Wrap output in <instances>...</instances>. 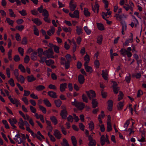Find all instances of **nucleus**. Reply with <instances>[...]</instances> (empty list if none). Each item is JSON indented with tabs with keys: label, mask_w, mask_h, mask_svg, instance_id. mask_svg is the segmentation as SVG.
<instances>
[{
	"label": "nucleus",
	"mask_w": 146,
	"mask_h": 146,
	"mask_svg": "<svg viewBox=\"0 0 146 146\" xmlns=\"http://www.w3.org/2000/svg\"><path fill=\"white\" fill-rule=\"evenodd\" d=\"M18 124L20 128L23 130L25 129V128L24 127L25 125L26 126L27 131L29 132L31 129L29 127L30 125L28 122L26 121H24L21 118L19 119Z\"/></svg>",
	"instance_id": "obj_1"
},
{
	"label": "nucleus",
	"mask_w": 146,
	"mask_h": 146,
	"mask_svg": "<svg viewBox=\"0 0 146 146\" xmlns=\"http://www.w3.org/2000/svg\"><path fill=\"white\" fill-rule=\"evenodd\" d=\"M14 140L19 144L24 142L26 139V137L24 134H17L14 138Z\"/></svg>",
	"instance_id": "obj_2"
},
{
	"label": "nucleus",
	"mask_w": 146,
	"mask_h": 146,
	"mask_svg": "<svg viewBox=\"0 0 146 146\" xmlns=\"http://www.w3.org/2000/svg\"><path fill=\"white\" fill-rule=\"evenodd\" d=\"M71 103L72 105L75 106L80 110H83L85 107V105L83 103L80 102H78L76 101L75 99H74V101L72 102Z\"/></svg>",
	"instance_id": "obj_3"
},
{
	"label": "nucleus",
	"mask_w": 146,
	"mask_h": 146,
	"mask_svg": "<svg viewBox=\"0 0 146 146\" xmlns=\"http://www.w3.org/2000/svg\"><path fill=\"white\" fill-rule=\"evenodd\" d=\"M8 98L10 101L11 103L14 104H15L17 107H18L19 105L20 104L19 100L17 99L14 98L13 99L11 97V96H9L8 97Z\"/></svg>",
	"instance_id": "obj_4"
},
{
	"label": "nucleus",
	"mask_w": 146,
	"mask_h": 146,
	"mask_svg": "<svg viewBox=\"0 0 146 146\" xmlns=\"http://www.w3.org/2000/svg\"><path fill=\"white\" fill-rule=\"evenodd\" d=\"M114 17L116 18L117 20L120 21V22L125 21H123V19H126V17L124 14L119 15L116 14L115 15Z\"/></svg>",
	"instance_id": "obj_5"
},
{
	"label": "nucleus",
	"mask_w": 146,
	"mask_h": 146,
	"mask_svg": "<svg viewBox=\"0 0 146 146\" xmlns=\"http://www.w3.org/2000/svg\"><path fill=\"white\" fill-rule=\"evenodd\" d=\"M106 138L104 135H103L101 138V144L102 145H104L105 144V142H106L107 143H109V141L108 140V137L107 135H106Z\"/></svg>",
	"instance_id": "obj_6"
},
{
	"label": "nucleus",
	"mask_w": 146,
	"mask_h": 146,
	"mask_svg": "<svg viewBox=\"0 0 146 146\" xmlns=\"http://www.w3.org/2000/svg\"><path fill=\"white\" fill-rule=\"evenodd\" d=\"M29 132L31 134V135L33 137V138H35L36 136H40L41 137L43 138V139H45L44 136L41 134L40 132L39 131H37L36 134H35L31 129L30 130Z\"/></svg>",
	"instance_id": "obj_7"
},
{
	"label": "nucleus",
	"mask_w": 146,
	"mask_h": 146,
	"mask_svg": "<svg viewBox=\"0 0 146 146\" xmlns=\"http://www.w3.org/2000/svg\"><path fill=\"white\" fill-rule=\"evenodd\" d=\"M53 135L57 139H60L62 137V134L58 129H55L54 131Z\"/></svg>",
	"instance_id": "obj_8"
},
{
	"label": "nucleus",
	"mask_w": 146,
	"mask_h": 146,
	"mask_svg": "<svg viewBox=\"0 0 146 146\" xmlns=\"http://www.w3.org/2000/svg\"><path fill=\"white\" fill-rule=\"evenodd\" d=\"M48 54L47 58H53L54 56L53 55L54 54V52L52 48H49L48 50Z\"/></svg>",
	"instance_id": "obj_9"
},
{
	"label": "nucleus",
	"mask_w": 146,
	"mask_h": 146,
	"mask_svg": "<svg viewBox=\"0 0 146 146\" xmlns=\"http://www.w3.org/2000/svg\"><path fill=\"white\" fill-rule=\"evenodd\" d=\"M88 139L89 141V146H95L96 145L95 141L93 139L91 135L88 136Z\"/></svg>",
	"instance_id": "obj_10"
},
{
	"label": "nucleus",
	"mask_w": 146,
	"mask_h": 146,
	"mask_svg": "<svg viewBox=\"0 0 146 146\" xmlns=\"http://www.w3.org/2000/svg\"><path fill=\"white\" fill-rule=\"evenodd\" d=\"M9 121L11 125L14 128H16V127L15 125L17 122V121L15 118H13L9 119Z\"/></svg>",
	"instance_id": "obj_11"
},
{
	"label": "nucleus",
	"mask_w": 146,
	"mask_h": 146,
	"mask_svg": "<svg viewBox=\"0 0 146 146\" xmlns=\"http://www.w3.org/2000/svg\"><path fill=\"white\" fill-rule=\"evenodd\" d=\"M87 95L90 100L95 97L96 96L95 92H87Z\"/></svg>",
	"instance_id": "obj_12"
},
{
	"label": "nucleus",
	"mask_w": 146,
	"mask_h": 146,
	"mask_svg": "<svg viewBox=\"0 0 146 146\" xmlns=\"http://www.w3.org/2000/svg\"><path fill=\"white\" fill-rule=\"evenodd\" d=\"M95 5L93 7L92 6V10L94 12H95L96 9L97 8V13H98L99 10V5L97 2H96L95 3Z\"/></svg>",
	"instance_id": "obj_13"
},
{
	"label": "nucleus",
	"mask_w": 146,
	"mask_h": 146,
	"mask_svg": "<svg viewBox=\"0 0 146 146\" xmlns=\"http://www.w3.org/2000/svg\"><path fill=\"white\" fill-rule=\"evenodd\" d=\"M60 115L63 119H66L67 116V112L66 110L64 109L61 111Z\"/></svg>",
	"instance_id": "obj_14"
},
{
	"label": "nucleus",
	"mask_w": 146,
	"mask_h": 146,
	"mask_svg": "<svg viewBox=\"0 0 146 146\" xmlns=\"http://www.w3.org/2000/svg\"><path fill=\"white\" fill-rule=\"evenodd\" d=\"M76 33L78 35H80L83 33V30L81 26H76Z\"/></svg>",
	"instance_id": "obj_15"
},
{
	"label": "nucleus",
	"mask_w": 146,
	"mask_h": 146,
	"mask_svg": "<svg viewBox=\"0 0 146 146\" xmlns=\"http://www.w3.org/2000/svg\"><path fill=\"white\" fill-rule=\"evenodd\" d=\"M102 77L105 80H107L108 79L107 76L108 75V72L106 70H103L102 71Z\"/></svg>",
	"instance_id": "obj_16"
},
{
	"label": "nucleus",
	"mask_w": 146,
	"mask_h": 146,
	"mask_svg": "<svg viewBox=\"0 0 146 146\" xmlns=\"http://www.w3.org/2000/svg\"><path fill=\"white\" fill-rule=\"evenodd\" d=\"M78 81L80 84H83L85 80L84 77L81 74L79 75L78 77Z\"/></svg>",
	"instance_id": "obj_17"
},
{
	"label": "nucleus",
	"mask_w": 146,
	"mask_h": 146,
	"mask_svg": "<svg viewBox=\"0 0 146 146\" xmlns=\"http://www.w3.org/2000/svg\"><path fill=\"white\" fill-rule=\"evenodd\" d=\"M113 85L112 86L113 91H118L119 90V88L117 87V83L113 81Z\"/></svg>",
	"instance_id": "obj_18"
},
{
	"label": "nucleus",
	"mask_w": 146,
	"mask_h": 146,
	"mask_svg": "<svg viewBox=\"0 0 146 146\" xmlns=\"http://www.w3.org/2000/svg\"><path fill=\"white\" fill-rule=\"evenodd\" d=\"M32 21L38 26H39L42 24V22L38 18L32 19Z\"/></svg>",
	"instance_id": "obj_19"
},
{
	"label": "nucleus",
	"mask_w": 146,
	"mask_h": 146,
	"mask_svg": "<svg viewBox=\"0 0 146 146\" xmlns=\"http://www.w3.org/2000/svg\"><path fill=\"white\" fill-rule=\"evenodd\" d=\"M67 84L66 83H64L61 84L60 86V90L61 91H64L67 88Z\"/></svg>",
	"instance_id": "obj_20"
},
{
	"label": "nucleus",
	"mask_w": 146,
	"mask_h": 146,
	"mask_svg": "<svg viewBox=\"0 0 146 146\" xmlns=\"http://www.w3.org/2000/svg\"><path fill=\"white\" fill-rule=\"evenodd\" d=\"M48 94L52 98H57V95L55 92H48Z\"/></svg>",
	"instance_id": "obj_21"
},
{
	"label": "nucleus",
	"mask_w": 146,
	"mask_h": 146,
	"mask_svg": "<svg viewBox=\"0 0 146 146\" xmlns=\"http://www.w3.org/2000/svg\"><path fill=\"white\" fill-rule=\"evenodd\" d=\"M27 79L28 82H30L35 80L36 78L34 77L33 75H31V76H27Z\"/></svg>",
	"instance_id": "obj_22"
},
{
	"label": "nucleus",
	"mask_w": 146,
	"mask_h": 146,
	"mask_svg": "<svg viewBox=\"0 0 146 146\" xmlns=\"http://www.w3.org/2000/svg\"><path fill=\"white\" fill-rule=\"evenodd\" d=\"M108 110L110 111L112 110V109L113 107V102L112 100H110L108 101Z\"/></svg>",
	"instance_id": "obj_23"
},
{
	"label": "nucleus",
	"mask_w": 146,
	"mask_h": 146,
	"mask_svg": "<svg viewBox=\"0 0 146 146\" xmlns=\"http://www.w3.org/2000/svg\"><path fill=\"white\" fill-rule=\"evenodd\" d=\"M50 28V29L47 31V34L49 36L51 35V33L52 34H53L55 31V29L54 27H51Z\"/></svg>",
	"instance_id": "obj_24"
},
{
	"label": "nucleus",
	"mask_w": 146,
	"mask_h": 146,
	"mask_svg": "<svg viewBox=\"0 0 146 146\" xmlns=\"http://www.w3.org/2000/svg\"><path fill=\"white\" fill-rule=\"evenodd\" d=\"M89 128L90 131H92L94 128V122L92 121H91L88 123Z\"/></svg>",
	"instance_id": "obj_25"
},
{
	"label": "nucleus",
	"mask_w": 146,
	"mask_h": 146,
	"mask_svg": "<svg viewBox=\"0 0 146 146\" xmlns=\"http://www.w3.org/2000/svg\"><path fill=\"white\" fill-rule=\"evenodd\" d=\"M124 105V101L119 102L117 106V107L118 110H122Z\"/></svg>",
	"instance_id": "obj_26"
},
{
	"label": "nucleus",
	"mask_w": 146,
	"mask_h": 146,
	"mask_svg": "<svg viewBox=\"0 0 146 146\" xmlns=\"http://www.w3.org/2000/svg\"><path fill=\"white\" fill-rule=\"evenodd\" d=\"M50 119L54 125L57 123L58 122L56 118L54 116H52L50 117Z\"/></svg>",
	"instance_id": "obj_27"
},
{
	"label": "nucleus",
	"mask_w": 146,
	"mask_h": 146,
	"mask_svg": "<svg viewBox=\"0 0 146 146\" xmlns=\"http://www.w3.org/2000/svg\"><path fill=\"white\" fill-rule=\"evenodd\" d=\"M71 139L73 145L77 146V141L75 137L74 136H72Z\"/></svg>",
	"instance_id": "obj_28"
},
{
	"label": "nucleus",
	"mask_w": 146,
	"mask_h": 146,
	"mask_svg": "<svg viewBox=\"0 0 146 146\" xmlns=\"http://www.w3.org/2000/svg\"><path fill=\"white\" fill-rule=\"evenodd\" d=\"M130 120H133L131 118L127 120L124 124L123 127L125 128L124 131H127V129L130 123L129 121Z\"/></svg>",
	"instance_id": "obj_29"
},
{
	"label": "nucleus",
	"mask_w": 146,
	"mask_h": 146,
	"mask_svg": "<svg viewBox=\"0 0 146 146\" xmlns=\"http://www.w3.org/2000/svg\"><path fill=\"white\" fill-rule=\"evenodd\" d=\"M44 103L45 105L48 107H50L51 106V104L47 99H44Z\"/></svg>",
	"instance_id": "obj_30"
},
{
	"label": "nucleus",
	"mask_w": 146,
	"mask_h": 146,
	"mask_svg": "<svg viewBox=\"0 0 146 146\" xmlns=\"http://www.w3.org/2000/svg\"><path fill=\"white\" fill-rule=\"evenodd\" d=\"M45 63L48 66H50L54 63V61L51 59H49L45 61Z\"/></svg>",
	"instance_id": "obj_31"
},
{
	"label": "nucleus",
	"mask_w": 146,
	"mask_h": 146,
	"mask_svg": "<svg viewBox=\"0 0 146 146\" xmlns=\"http://www.w3.org/2000/svg\"><path fill=\"white\" fill-rule=\"evenodd\" d=\"M103 2L105 4V9H106L108 12L109 11L110 9H107L108 7V2L107 0H103Z\"/></svg>",
	"instance_id": "obj_32"
},
{
	"label": "nucleus",
	"mask_w": 146,
	"mask_h": 146,
	"mask_svg": "<svg viewBox=\"0 0 146 146\" xmlns=\"http://www.w3.org/2000/svg\"><path fill=\"white\" fill-rule=\"evenodd\" d=\"M61 144L63 146H69V144L67 140L65 138L63 139L62 142Z\"/></svg>",
	"instance_id": "obj_33"
},
{
	"label": "nucleus",
	"mask_w": 146,
	"mask_h": 146,
	"mask_svg": "<svg viewBox=\"0 0 146 146\" xmlns=\"http://www.w3.org/2000/svg\"><path fill=\"white\" fill-rule=\"evenodd\" d=\"M96 24L97 27L99 30L100 31L104 30V25L102 24L99 23H97Z\"/></svg>",
	"instance_id": "obj_34"
},
{
	"label": "nucleus",
	"mask_w": 146,
	"mask_h": 146,
	"mask_svg": "<svg viewBox=\"0 0 146 146\" xmlns=\"http://www.w3.org/2000/svg\"><path fill=\"white\" fill-rule=\"evenodd\" d=\"M18 70L17 69H15L14 73L15 76L16 77V78L17 79L18 81H19V73Z\"/></svg>",
	"instance_id": "obj_35"
},
{
	"label": "nucleus",
	"mask_w": 146,
	"mask_h": 146,
	"mask_svg": "<svg viewBox=\"0 0 146 146\" xmlns=\"http://www.w3.org/2000/svg\"><path fill=\"white\" fill-rule=\"evenodd\" d=\"M35 88L37 91H42L44 90L45 87L44 86L40 85L36 87Z\"/></svg>",
	"instance_id": "obj_36"
},
{
	"label": "nucleus",
	"mask_w": 146,
	"mask_h": 146,
	"mask_svg": "<svg viewBox=\"0 0 146 146\" xmlns=\"http://www.w3.org/2000/svg\"><path fill=\"white\" fill-rule=\"evenodd\" d=\"M84 29L88 35H90L91 33V31L89 29L87 26H85L84 27Z\"/></svg>",
	"instance_id": "obj_37"
},
{
	"label": "nucleus",
	"mask_w": 146,
	"mask_h": 146,
	"mask_svg": "<svg viewBox=\"0 0 146 146\" xmlns=\"http://www.w3.org/2000/svg\"><path fill=\"white\" fill-rule=\"evenodd\" d=\"M9 14L10 16L11 17H16V15L14 13V12L11 9H9Z\"/></svg>",
	"instance_id": "obj_38"
},
{
	"label": "nucleus",
	"mask_w": 146,
	"mask_h": 146,
	"mask_svg": "<svg viewBox=\"0 0 146 146\" xmlns=\"http://www.w3.org/2000/svg\"><path fill=\"white\" fill-rule=\"evenodd\" d=\"M6 21L7 23L12 26H13V25L14 22V21L11 20L9 18L7 17L6 19Z\"/></svg>",
	"instance_id": "obj_39"
},
{
	"label": "nucleus",
	"mask_w": 146,
	"mask_h": 146,
	"mask_svg": "<svg viewBox=\"0 0 146 146\" xmlns=\"http://www.w3.org/2000/svg\"><path fill=\"white\" fill-rule=\"evenodd\" d=\"M19 68L20 70L23 73H25L26 72V70L22 64H20L19 66Z\"/></svg>",
	"instance_id": "obj_40"
},
{
	"label": "nucleus",
	"mask_w": 146,
	"mask_h": 146,
	"mask_svg": "<svg viewBox=\"0 0 146 146\" xmlns=\"http://www.w3.org/2000/svg\"><path fill=\"white\" fill-rule=\"evenodd\" d=\"M38 106L40 109L43 113H46V110L45 107L40 105H38Z\"/></svg>",
	"instance_id": "obj_41"
},
{
	"label": "nucleus",
	"mask_w": 146,
	"mask_h": 146,
	"mask_svg": "<svg viewBox=\"0 0 146 146\" xmlns=\"http://www.w3.org/2000/svg\"><path fill=\"white\" fill-rule=\"evenodd\" d=\"M86 71L87 72L91 73L93 71L92 69L91 66H88L85 68Z\"/></svg>",
	"instance_id": "obj_42"
},
{
	"label": "nucleus",
	"mask_w": 146,
	"mask_h": 146,
	"mask_svg": "<svg viewBox=\"0 0 146 146\" xmlns=\"http://www.w3.org/2000/svg\"><path fill=\"white\" fill-rule=\"evenodd\" d=\"M42 15L45 17H48V12L46 9H43L42 11Z\"/></svg>",
	"instance_id": "obj_43"
},
{
	"label": "nucleus",
	"mask_w": 146,
	"mask_h": 146,
	"mask_svg": "<svg viewBox=\"0 0 146 146\" xmlns=\"http://www.w3.org/2000/svg\"><path fill=\"white\" fill-rule=\"evenodd\" d=\"M120 23L122 25V29L126 30L127 29V26L125 21L120 22Z\"/></svg>",
	"instance_id": "obj_44"
},
{
	"label": "nucleus",
	"mask_w": 146,
	"mask_h": 146,
	"mask_svg": "<svg viewBox=\"0 0 146 146\" xmlns=\"http://www.w3.org/2000/svg\"><path fill=\"white\" fill-rule=\"evenodd\" d=\"M65 57L66 58V59L67 62H70L72 60L71 58V56L70 54H67L65 56Z\"/></svg>",
	"instance_id": "obj_45"
},
{
	"label": "nucleus",
	"mask_w": 146,
	"mask_h": 146,
	"mask_svg": "<svg viewBox=\"0 0 146 146\" xmlns=\"http://www.w3.org/2000/svg\"><path fill=\"white\" fill-rule=\"evenodd\" d=\"M84 14L86 17L89 16L90 15V12L88 11L87 9L84 8Z\"/></svg>",
	"instance_id": "obj_46"
},
{
	"label": "nucleus",
	"mask_w": 146,
	"mask_h": 146,
	"mask_svg": "<svg viewBox=\"0 0 146 146\" xmlns=\"http://www.w3.org/2000/svg\"><path fill=\"white\" fill-rule=\"evenodd\" d=\"M54 102L56 106L58 107H60L62 104V102L60 100L55 101Z\"/></svg>",
	"instance_id": "obj_47"
},
{
	"label": "nucleus",
	"mask_w": 146,
	"mask_h": 146,
	"mask_svg": "<svg viewBox=\"0 0 146 146\" xmlns=\"http://www.w3.org/2000/svg\"><path fill=\"white\" fill-rule=\"evenodd\" d=\"M24 26L23 25H17L16 26L15 28L20 31H21L24 29Z\"/></svg>",
	"instance_id": "obj_48"
},
{
	"label": "nucleus",
	"mask_w": 146,
	"mask_h": 146,
	"mask_svg": "<svg viewBox=\"0 0 146 146\" xmlns=\"http://www.w3.org/2000/svg\"><path fill=\"white\" fill-rule=\"evenodd\" d=\"M102 36L100 35L98 37L97 42L98 44H100L102 43Z\"/></svg>",
	"instance_id": "obj_49"
},
{
	"label": "nucleus",
	"mask_w": 146,
	"mask_h": 146,
	"mask_svg": "<svg viewBox=\"0 0 146 146\" xmlns=\"http://www.w3.org/2000/svg\"><path fill=\"white\" fill-rule=\"evenodd\" d=\"M76 4H74L70 5H69V7L70 8V10L71 11H73L76 8Z\"/></svg>",
	"instance_id": "obj_50"
},
{
	"label": "nucleus",
	"mask_w": 146,
	"mask_h": 146,
	"mask_svg": "<svg viewBox=\"0 0 146 146\" xmlns=\"http://www.w3.org/2000/svg\"><path fill=\"white\" fill-rule=\"evenodd\" d=\"M62 29L63 31L66 32H70V33L72 31V29L70 27L68 28L64 27H62Z\"/></svg>",
	"instance_id": "obj_51"
},
{
	"label": "nucleus",
	"mask_w": 146,
	"mask_h": 146,
	"mask_svg": "<svg viewBox=\"0 0 146 146\" xmlns=\"http://www.w3.org/2000/svg\"><path fill=\"white\" fill-rule=\"evenodd\" d=\"M107 131L109 132L112 130L111 123H107Z\"/></svg>",
	"instance_id": "obj_52"
},
{
	"label": "nucleus",
	"mask_w": 146,
	"mask_h": 146,
	"mask_svg": "<svg viewBox=\"0 0 146 146\" xmlns=\"http://www.w3.org/2000/svg\"><path fill=\"white\" fill-rule=\"evenodd\" d=\"M92 104L93 108H95L97 106L98 104V102L96 100V99L93 100Z\"/></svg>",
	"instance_id": "obj_53"
},
{
	"label": "nucleus",
	"mask_w": 146,
	"mask_h": 146,
	"mask_svg": "<svg viewBox=\"0 0 146 146\" xmlns=\"http://www.w3.org/2000/svg\"><path fill=\"white\" fill-rule=\"evenodd\" d=\"M94 64L96 67L97 68H99L100 64L99 61L98 60H95L94 62Z\"/></svg>",
	"instance_id": "obj_54"
},
{
	"label": "nucleus",
	"mask_w": 146,
	"mask_h": 146,
	"mask_svg": "<svg viewBox=\"0 0 146 146\" xmlns=\"http://www.w3.org/2000/svg\"><path fill=\"white\" fill-rule=\"evenodd\" d=\"M2 122L4 125H5V128L7 129H9V128L8 123L7 121L6 120H3Z\"/></svg>",
	"instance_id": "obj_55"
},
{
	"label": "nucleus",
	"mask_w": 146,
	"mask_h": 146,
	"mask_svg": "<svg viewBox=\"0 0 146 146\" xmlns=\"http://www.w3.org/2000/svg\"><path fill=\"white\" fill-rule=\"evenodd\" d=\"M12 50L11 49L9 50L8 52V58L9 60H11L12 59Z\"/></svg>",
	"instance_id": "obj_56"
},
{
	"label": "nucleus",
	"mask_w": 146,
	"mask_h": 146,
	"mask_svg": "<svg viewBox=\"0 0 146 146\" xmlns=\"http://www.w3.org/2000/svg\"><path fill=\"white\" fill-rule=\"evenodd\" d=\"M8 83L12 86H15V84L13 79L12 78H11L8 81Z\"/></svg>",
	"instance_id": "obj_57"
},
{
	"label": "nucleus",
	"mask_w": 146,
	"mask_h": 146,
	"mask_svg": "<svg viewBox=\"0 0 146 146\" xmlns=\"http://www.w3.org/2000/svg\"><path fill=\"white\" fill-rule=\"evenodd\" d=\"M19 12L23 16H26L27 15L26 11L24 9H23L21 11H19Z\"/></svg>",
	"instance_id": "obj_58"
},
{
	"label": "nucleus",
	"mask_w": 146,
	"mask_h": 146,
	"mask_svg": "<svg viewBox=\"0 0 146 146\" xmlns=\"http://www.w3.org/2000/svg\"><path fill=\"white\" fill-rule=\"evenodd\" d=\"M59 47L56 45L54 46V50L55 52L58 53H59Z\"/></svg>",
	"instance_id": "obj_59"
},
{
	"label": "nucleus",
	"mask_w": 146,
	"mask_h": 146,
	"mask_svg": "<svg viewBox=\"0 0 146 146\" xmlns=\"http://www.w3.org/2000/svg\"><path fill=\"white\" fill-rule=\"evenodd\" d=\"M18 50L19 52L21 54L22 56L23 55L24 50L21 47H19L18 48Z\"/></svg>",
	"instance_id": "obj_60"
},
{
	"label": "nucleus",
	"mask_w": 146,
	"mask_h": 146,
	"mask_svg": "<svg viewBox=\"0 0 146 146\" xmlns=\"http://www.w3.org/2000/svg\"><path fill=\"white\" fill-rule=\"evenodd\" d=\"M19 81H20L21 83H23L25 81V78L23 77V76L22 75H20V78H19Z\"/></svg>",
	"instance_id": "obj_61"
},
{
	"label": "nucleus",
	"mask_w": 146,
	"mask_h": 146,
	"mask_svg": "<svg viewBox=\"0 0 146 146\" xmlns=\"http://www.w3.org/2000/svg\"><path fill=\"white\" fill-rule=\"evenodd\" d=\"M30 60L29 57L28 55H26L24 59V62L26 64L28 63Z\"/></svg>",
	"instance_id": "obj_62"
},
{
	"label": "nucleus",
	"mask_w": 146,
	"mask_h": 146,
	"mask_svg": "<svg viewBox=\"0 0 146 146\" xmlns=\"http://www.w3.org/2000/svg\"><path fill=\"white\" fill-rule=\"evenodd\" d=\"M123 94L122 92H120L118 96V101H119L123 98Z\"/></svg>",
	"instance_id": "obj_63"
},
{
	"label": "nucleus",
	"mask_w": 146,
	"mask_h": 146,
	"mask_svg": "<svg viewBox=\"0 0 146 146\" xmlns=\"http://www.w3.org/2000/svg\"><path fill=\"white\" fill-rule=\"evenodd\" d=\"M48 88L50 89H53L54 90H56V86L53 84H50L48 86Z\"/></svg>",
	"instance_id": "obj_64"
}]
</instances>
